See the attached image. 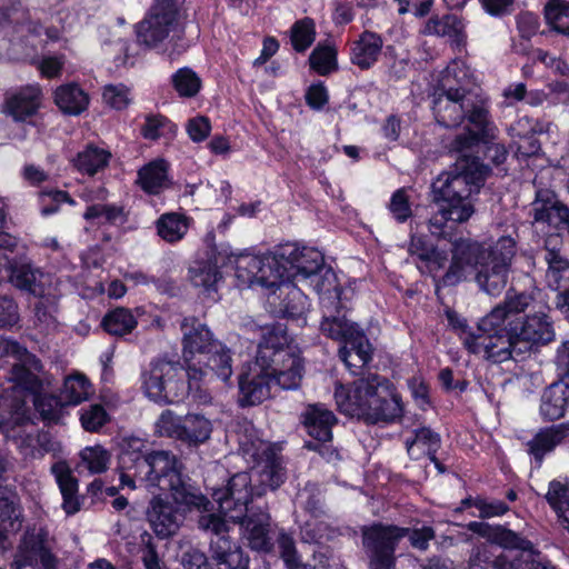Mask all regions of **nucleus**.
I'll return each instance as SVG.
<instances>
[{
	"label": "nucleus",
	"instance_id": "f257e3e1",
	"mask_svg": "<svg viewBox=\"0 0 569 569\" xmlns=\"http://www.w3.org/2000/svg\"><path fill=\"white\" fill-rule=\"evenodd\" d=\"M244 452L254 463L251 470L233 475L226 487L213 490L212 499L224 517L241 526L252 550L268 552L272 547L270 515L261 508H249V502L278 489L284 482L286 471L281 456L270 442L256 439Z\"/></svg>",
	"mask_w": 569,
	"mask_h": 569
},
{
	"label": "nucleus",
	"instance_id": "f03ea898",
	"mask_svg": "<svg viewBox=\"0 0 569 569\" xmlns=\"http://www.w3.org/2000/svg\"><path fill=\"white\" fill-rule=\"evenodd\" d=\"M120 486L134 490L140 487L169 491L178 505L207 509L209 501L182 477L183 465L169 450H147L144 440L128 437L122 440L119 456Z\"/></svg>",
	"mask_w": 569,
	"mask_h": 569
},
{
	"label": "nucleus",
	"instance_id": "7ed1b4c3",
	"mask_svg": "<svg viewBox=\"0 0 569 569\" xmlns=\"http://www.w3.org/2000/svg\"><path fill=\"white\" fill-rule=\"evenodd\" d=\"M451 244V262L440 279L442 287L466 280L468 270L472 269L480 291L490 297L500 296L508 282L516 240L511 236H502L493 246L486 248L469 238H457Z\"/></svg>",
	"mask_w": 569,
	"mask_h": 569
},
{
	"label": "nucleus",
	"instance_id": "20e7f679",
	"mask_svg": "<svg viewBox=\"0 0 569 569\" xmlns=\"http://www.w3.org/2000/svg\"><path fill=\"white\" fill-rule=\"evenodd\" d=\"M467 529L506 550L490 560L487 546L477 547L469 559L470 569H559L532 541L509 528L471 521Z\"/></svg>",
	"mask_w": 569,
	"mask_h": 569
},
{
	"label": "nucleus",
	"instance_id": "39448f33",
	"mask_svg": "<svg viewBox=\"0 0 569 569\" xmlns=\"http://www.w3.org/2000/svg\"><path fill=\"white\" fill-rule=\"evenodd\" d=\"M335 400L339 411L369 423L391 422L402 416L400 395L390 381L377 373H368L346 386L336 382Z\"/></svg>",
	"mask_w": 569,
	"mask_h": 569
},
{
	"label": "nucleus",
	"instance_id": "423d86ee",
	"mask_svg": "<svg viewBox=\"0 0 569 569\" xmlns=\"http://www.w3.org/2000/svg\"><path fill=\"white\" fill-rule=\"evenodd\" d=\"M252 366L272 376L276 385L283 390L300 387L305 372L303 360L286 325L277 322L262 328Z\"/></svg>",
	"mask_w": 569,
	"mask_h": 569
},
{
	"label": "nucleus",
	"instance_id": "0eeeda50",
	"mask_svg": "<svg viewBox=\"0 0 569 569\" xmlns=\"http://www.w3.org/2000/svg\"><path fill=\"white\" fill-rule=\"evenodd\" d=\"M490 169L479 158L458 159L453 167L441 172L431 184L435 203L451 206L459 219L475 213V197L485 184Z\"/></svg>",
	"mask_w": 569,
	"mask_h": 569
},
{
	"label": "nucleus",
	"instance_id": "6e6552de",
	"mask_svg": "<svg viewBox=\"0 0 569 569\" xmlns=\"http://www.w3.org/2000/svg\"><path fill=\"white\" fill-rule=\"evenodd\" d=\"M144 395L160 405L182 402L190 395L179 360L167 356L153 358L141 371Z\"/></svg>",
	"mask_w": 569,
	"mask_h": 569
},
{
	"label": "nucleus",
	"instance_id": "1a4fd4ad",
	"mask_svg": "<svg viewBox=\"0 0 569 569\" xmlns=\"http://www.w3.org/2000/svg\"><path fill=\"white\" fill-rule=\"evenodd\" d=\"M171 36L172 53L180 54L188 48L184 32L179 21L176 0H154L147 16L137 26V39L140 44L157 48Z\"/></svg>",
	"mask_w": 569,
	"mask_h": 569
},
{
	"label": "nucleus",
	"instance_id": "9d476101",
	"mask_svg": "<svg viewBox=\"0 0 569 569\" xmlns=\"http://www.w3.org/2000/svg\"><path fill=\"white\" fill-rule=\"evenodd\" d=\"M361 545L369 569H395L396 549L403 531L399 526L373 522L362 526Z\"/></svg>",
	"mask_w": 569,
	"mask_h": 569
},
{
	"label": "nucleus",
	"instance_id": "9b49d317",
	"mask_svg": "<svg viewBox=\"0 0 569 569\" xmlns=\"http://www.w3.org/2000/svg\"><path fill=\"white\" fill-rule=\"evenodd\" d=\"M462 343L469 352L482 355L493 363L517 360L525 356L522 350H518L519 340L511 332L510 327L508 332L503 333H467L462 337Z\"/></svg>",
	"mask_w": 569,
	"mask_h": 569
},
{
	"label": "nucleus",
	"instance_id": "f8f14e48",
	"mask_svg": "<svg viewBox=\"0 0 569 569\" xmlns=\"http://www.w3.org/2000/svg\"><path fill=\"white\" fill-rule=\"evenodd\" d=\"M509 326H511V332L519 340L518 350H522L525 355L556 340L551 317L543 310L535 311L523 318H517L516 323Z\"/></svg>",
	"mask_w": 569,
	"mask_h": 569
},
{
	"label": "nucleus",
	"instance_id": "ddd939ff",
	"mask_svg": "<svg viewBox=\"0 0 569 569\" xmlns=\"http://www.w3.org/2000/svg\"><path fill=\"white\" fill-rule=\"evenodd\" d=\"M432 111L437 122L445 128H456L466 119V108L471 104V92L462 87L441 84L432 94Z\"/></svg>",
	"mask_w": 569,
	"mask_h": 569
},
{
	"label": "nucleus",
	"instance_id": "4468645a",
	"mask_svg": "<svg viewBox=\"0 0 569 569\" xmlns=\"http://www.w3.org/2000/svg\"><path fill=\"white\" fill-rule=\"evenodd\" d=\"M3 352L16 359V362L10 369L9 379L32 395L40 393L43 386L42 379L39 377V373L43 369L41 361L19 342L13 340L4 342Z\"/></svg>",
	"mask_w": 569,
	"mask_h": 569
},
{
	"label": "nucleus",
	"instance_id": "2eb2a0df",
	"mask_svg": "<svg viewBox=\"0 0 569 569\" xmlns=\"http://www.w3.org/2000/svg\"><path fill=\"white\" fill-rule=\"evenodd\" d=\"M530 216L533 223L547 224L561 238L563 232L569 231V207L559 200L558 196L550 189H539L531 202Z\"/></svg>",
	"mask_w": 569,
	"mask_h": 569
},
{
	"label": "nucleus",
	"instance_id": "dca6fc26",
	"mask_svg": "<svg viewBox=\"0 0 569 569\" xmlns=\"http://www.w3.org/2000/svg\"><path fill=\"white\" fill-rule=\"evenodd\" d=\"M182 331V356L184 362L196 360V356L204 359L212 350H220L221 342L213 338L209 328L196 317H186L180 323Z\"/></svg>",
	"mask_w": 569,
	"mask_h": 569
},
{
	"label": "nucleus",
	"instance_id": "f3484780",
	"mask_svg": "<svg viewBox=\"0 0 569 569\" xmlns=\"http://www.w3.org/2000/svg\"><path fill=\"white\" fill-rule=\"evenodd\" d=\"M279 257L284 260L288 278L295 280L299 277L307 279L317 274L323 267V254L315 248L299 247L296 243H286L279 247Z\"/></svg>",
	"mask_w": 569,
	"mask_h": 569
},
{
	"label": "nucleus",
	"instance_id": "a211bd4d",
	"mask_svg": "<svg viewBox=\"0 0 569 569\" xmlns=\"http://www.w3.org/2000/svg\"><path fill=\"white\" fill-rule=\"evenodd\" d=\"M273 386L277 385L272 376L253 366L249 367L247 372L239 376V406L260 405L270 397Z\"/></svg>",
	"mask_w": 569,
	"mask_h": 569
},
{
	"label": "nucleus",
	"instance_id": "6ab92c4d",
	"mask_svg": "<svg viewBox=\"0 0 569 569\" xmlns=\"http://www.w3.org/2000/svg\"><path fill=\"white\" fill-rule=\"evenodd\" d=\"M299 419L306 433L313 440H332V428L338 423V418L326 405H307Z\"/></svg>",
	"mask_w": 569,
	"mask_h": 569
},
{
	"label": "nucleus",
	"instance_id": "aec40b11",
	"mask_svg": "<svg viewBox=\"0 0 569 569\" xmlns=\"http://www.w3.org/2000/svg\"><path fill=\"white\" fill-rule=\"evenodd\" d=\"M16 569L32 567V569H57V559L44 546L42 539L30 535L24 537L14 559Z\"/></svg>",
	"mask_w": 569,
	"mask_h": 569
},
{
	"label": "nucleus",
	"instance_id": "412c9836",
	"mask_svg": "<svg viewBox=\"0 0 569 569\" xmlns=\"http://www.w3.org/2000/svg\"><path fill=\"white\" fill-rule=\"evenodd\" d=\"M569 409V375L549 385L541 395L540 415L546 421L565 417Z\"/></svg>",
	"mask_w": 569,
	"mask_h": 569
},
{
	"label": "nucleus",
	"instance_id": "4be33fe9",
	"mask_svg": "<svg viewBox=\"0 0 569 569\" xmlns=\"http://www.w3.org/2000/svg\"><path fill=\"white\" fill-rule=\"evenodd\" d=\"M147 518L158 537L168 538L178 531L182 516L169 501L153 497L147 510Z\"/></svg>",
	"mask_w": 569,
	"mask_h": 569
},
{
	"label": "nucleus",
	"instance_id": "5701e85b",
	"mask_svg": "<svg viewBox=\"0 0 569 569\" xmlns=\"http://www.w3.org/2000/svg\"><path fill=\"white\" fill-rule=\"evenodd\" d=\"M550 126L549 121L521 116L510 126L509 133L511 137L522 140L518 151L526 157H530L540 150V143L535 139V136L548 132Z\"/></svg>",
	"mask_w": 569,
	"mask_h": 569
},
{
	"label": "nucleus",
	"instance_id": "b1692460",
	"mask_svg": "<svg viewBox=\"0 0 569 569\" xmlns=\"http://www.w3.org/2000/svg\"><path fill=\"white\" fill-rule=\"evenodd\" d=\"M542 256L547 264L546 282L550 289L559 290L561 274L569 268V259L562 253V238L549 234L545 239Z\"/></svg>",
	"mask_w": 569,
	"mask_h": 569
},
{
	"label": "nucleus",
	"instance_id": "393cba45",
	"mask_svg": "<svg viewBox=\"0 0 569 569\" xmlns=\"http://www.w3.org/2000/svg\"><path fill=\"white\" fill-rule=\"evenodd\" d=\"M568 436L569 422L542 428L527 442V451L540 466L545 456L552 452Z\"/></svg>",
	"mask_w": 569,
	"mask_h": 569
},
{
	"label": "nucleus",
	"instance_id": "a878e982",
	"mask_svg": "<svg viewBox=\"0 0 569 569\" xmlns=\"http://www.w3.org/2000/svg\"><path fill=\"white\" fill-rule=\"evenodd\" d=\"M383 40L372 31H363L350 47V61L361 70L370 69L381 54Z\"/></svg>",
	"mask_w": 569,
	"mask_h": 569
},
{
	"label": "nucleus",
	"instance_id": "bb28decb",
	"mask_svg": "<svg viewBox=\"0 0 569 569\" xmlns=\"http://www.w3.org/2000/svg\"><path fill=\"white\" fill-rule=\"evenodd\" d=\"M40 103L41 89L38 86H28L6 99L4 110L14 121H27L37 113Z\"/></svg>",
	"mask_w": 569,
	"mask_h": 569
},
{
	"label": "nucleus",
	"instance_id": "cd10ccee",
	"mask_svg": "<svg viewBox=\"0 0 569 569\" xmlns=\"http://www.w3.org/2000/svg\"><path fill=\"white\" fill-rule=\"evenodd\" d=\"M372 346L359 328L341 345L339 357L349 369H361L372 359Z\"/></svg>",
	"mask_w": 569,
	"mask_h": 569
},
{
	"label": "nucleus",
	"instance_id": "c85d7f7f",
	"mask_svg": "<svg viewBox=\"0 0 569 569\" xmlns=\"http://www.w3.org/2000/svg\"><path fill=\"white\" fill-rule=\"evenodd\" d=\"M51 472L56 478L63 498V510L68 515H74L80 510V502L77 496L78 480L73 477L69 465L63 460L53 463L51 466Z\"/></svg>",
	"mask_w": 569,
	"mask_h": 569
},
{
	"label": "nucleus",
	"instance_id": "c756f323",
	"mask_svg": "<svg viewBox=\"0 0 569 569\" xmlns=\"http://www.w3.org/2000/svg\"><path fill=\"white\" fill-rule=\"evenodd\" d=\"M284 260L279 257V249L273 254L262 256L261 268L256 284L267 289H279L282 295V287L289 281Z\"/></svg>",
	"mask_w": 569,
	"mask_h": 569
},
{
	"label": "nucleus",
	"instance_id": "7c9ffc66",
	"mask_svg": "<svg viewBox=\"0 0 569 569\" xmlns=\"http://www.w3.org/2000/svg\"><path fill=\"white\" fill-rule=\"evenodd\" d=\"M210 550L212 558L228 569H249V556L230 538L211 539Z\"/></svg>",
	"mask_w": 569,
	"mask_h": 569
},
{
	"label": "nucleus",
	"instance_id": "2f4dec72",
	"mask_svg": "<svg viewBox=\"0 0 569 569\" xmlns=\"http://www.w3.org/2000/svg\"><path fill=\"white\" fill-rule=\"evenodd\" d=\"M57 107L68 116H79L89 106L88 93L77 83L58 87L53 94Z\"/></svg>",
	"mask_w": 569,
	"mask_h": 569
},
{
	"label": "nucleus",
	"instance_id": "473e14b6",
	"mask_svg": "<svg viewBox=\"0 0 569 569\" xmlns=\"http://www.w3.org/2000/svg\"><path fill=\"white\" fill-rule=\"evenodd\" d=\"M440 447V435L429 427L415 429L412 436L406 439L407 452L413 460L436 455Z\"/></svg>",
	"mask_w": 569,
	"mask_h": 569
},
{
	"label": "nucleus",
	"instance_id": "72a5a7b5",
	"mask_svg": "<svg viewBox=\"0 0 569 569\" xmlns=\"http://www.w3.org/2000/svg\"><path fill=\"white\" fill-rule=\"evenodd\" d=\"M137 183L149 194H159L169 186L168 163L163 159L153 160L138 171Z\"/></svg>",
	"mask_w": 569,
	"mask_h": 569
},
{
	"label": "nucleus",
	"instance_id": "f704fd0d",
	"mask_svg": "<svg viewBox=\"0 0 569 569\" xmlns=\"http://www.w3.org/2000/svg\"><path fill=\"white\" fill-rule=\"evenodd\" d=\"M182 427L179 441L190 447H198L210 439L212 425L199 413H188L181 419Z\"/></svg>",
	"mask_w": 569,
	"mask_h": 569
},
{
	"label": "nucleus",
	"instance_id": "c9c22d12",
	"mask_svg": "<svg viewBox=\"0 0 569 569\" xmlns=\"http://www.w3.org/2000/svg\"><path fill=\"white\" fill-rule=\"evenodd\" d=\"M466 118L476 128V132L482 136L483 142L496 139L498 129L490 120L488 108L472 93L471 104L466 108Z\"/></svg>",
	"mask_w": 569,
	"mask_h": 569
},
{
	"label": "nucleus",
	"instance_id": "e433bc0d",
	"mask_svg": "<svg viewBox=\"0 0 569 569\" xmlns=\"http://www.w3.org/2000/svg\"><path fill=\"white\" fill-rule=\"evenodd\" d=\"M92 393V386L89 379L80 372H74L64 378L60 397L66 405H79L87 400Z\"/></svg>",
	"mask_w": 569,
	"mask_h": 569
},
{
	"label": "nucleus",
	"instance_id": "4c0bfd02",
	"mask_svg": "<svg viewBox=\"0 0 569 569\" xmlns=\"http://www.w3.org/2000/svg\"><path fill=\"white\" fill-rule=\"evenodd\" d=\"M42 273L31 267L29 263L13 264L10 268L11 283L21 289L31 292L34 296H41L43 290L40 284Z\"/></svg>",
	"mask_w": 569,
	"mask_h": 569
},
{
	"label": "nucleus",
	"instance_id": "58836bf2",
	"mask_svg": "<svg viewBox=\"0 0 569 569\" xmlns=\"http://www.w3.org/2000/svg\"><path fill=\"white\" fill-rule=\"evenodd\" d=\"M545 498L562 525L569 527V483L552 480Z\"/></svg>",
	"mask_w": 569,
	"mask_h": 569
},
{
	"label": "nucleus",
	"instance_id": "ea45409f",
	"mask_svg": "<svg viewBox=\"0 0 569 569\" xmlns=\"http://www.w3.org/2000/svg\"><path fill=\"white\" fill-rule=\"evenodd\" d=\"M110 157L109 151L89 146L77 154L73 163L79 171L93 176L108 166Z\"/></svg>",
	"mask_w": 569,
	"mask_h": 569
},
{
	"label": "nucleus",
	"instance_id": "a19ab883",
	"mask_svg": "<svg viewBox=\"0 0 569 569\" xmlns=\"http://www.w3.org/2000/svg\"><path fill=\"white\" fill-rule=\"evenodd\" d=\"M463 32V23L457 14H445L440 18H431L426 26V33L438 37H449L460 41Z\"/></svg>",
	"mask_w": 569,
	"mask_h": 569
},
{
	"label": "nucleus",
	"instance_id": "79ce46f5",
	"mask_svg": "<svg viewBox=\"0 0 569 569\" xmlns=\"http://www.w3.org/2000/svg\"><path fill=\"white\" fill-rule=\"evenodd\" d=\"M187 231V220L179 213H164L157 220V232L167 242L181 240Z\"/></svg>",
	"mask_w": 569,
	"mask_h": 569
},
{
	"label": "nucleus",
	"instance_id": "37998d69",
	"mask_svg": "<svg viewBox=\"0 0 569 569\" xmlns=\"http://www.w3.org/2000/svg\"><path fill=\"white\" fill-rule=\"evenodd\" d=\"M516 321L517 318L512 319L505 305L500 303L480 320L477 333L508 332L509 325H515Z\"/></svg>",
	"mask_w": 569,
	"mask_h": 569
},
{
	"label": "nucleus",
	"instance_id": "c03bdc74",
	"mask_svg": "<svg viewBox=\"0 0 569 569\" xmlns=\"http://www.w3.org/2000/svg\"><path fill=\"white\" fill-rule=\"evenodd\" d=\"M438 210L435 212L428 221V229L430 233L437 238L447 239L450 236V231L448 230V222L453 223H465L470 218H458L455 213L451 212V206L446 203H437Z\"/></svg>",
	"mask_w": 569,
	"mask_h": 569
},
{
	"label": "nucleus",
	"instance_id": "a18cd8bd",
	"mask_svg": "<svg viewBox=\"0 0 569 569\" xmlns=\"http://www.w3.org/2000/svg\"><path fill=\"white\" fill-rule=\"evenodd\" d=\"M102 326L110 335L123 336L137 327V320L130 310L117 308L104 316Z\"/></svg>",
	"mask_w": 569,
	"mask_h": 569
},
{
	"label": "nucleus",
	"instance_id": "49530a36",
	"mask_svg": "<svg viewBox=\"0 0 569 569\" xmlns=\"http://www.w3.org/2000/svg\"><path fill=\"white\" fill-rule=\"evenodd\" d=\"M359 329V326L355 322L346 319L345 316H325L320 330L321 332L331 338L333 340L339 341L341 345L351 336L356 330Z\"/></svg>",
	"mask_w": 569,
	"mask_h": 569
},
{
	"label": "nucleus",
	"instance_id": "de8ad7c7",
	"mask_svg": "<svg viewBox=\"0 0 569 569\" xmlns=\"http://www.w3.org/2000/svg\"><path fill=\"white\" fill-rule=\"evenodd\" d=\"M198 365H204V367L221 379L222 381L229 380L232 375V359L230 350L221 342L220 350H212L204 359H199Z\"/></svg>",
	"mask_w": 569,
	"mask_h": 569
},
{
	"label": "nucleus",
	"instance_id": "09e8293b",
	"mask_svg": "<svg viewBox=\"0 0 569 569\" xmlns=\"http://www.w3.org/2000/svg\"><path fill=\"white\" fill-rule=\"evenodd\" d=\"M221 278V272L218 267L210 261H196L189 268V279L194 287H202L206 290H210Z\"/></svg>",
	"mask_w": 569,
	"mask_h": 569
},
{
	"label": "nucleus",
	"instance_id": "8fccbe9b",
	"mask_svg": "<svg viewBox=\"0 0 569 569\" xmlns=\"http://www.w3.org/2000/svg\"><path fill=\"white\" fill-rule=\"evenodd\" d=\"M548 24L557 32L569 36V2L550 0L545 8Z\"/></svg>",
	"mask_w": 569,
	"mask_h": 569
},
{
	"label": "nucleus",
	"instance_id": "3c124183",
	"mask_svg": "<svg viewBox=\"0 0 569 569\" xmlns=\"http://www.w3.org/2000/svg\"><path fill=\"white\" fill-rule=\"evenodd\" d=\"M172 86L182 98H193L201 89V79L190 68H181L171 77Z\"/></svg>",
	"mask_w": 569,
	"mask_h": 569
},
{
	"label": "nucleus",
	"instance_id": "603ef678",
	"mask_svg": "<svg viewBox=\"0 0 569 569\" xmlns=\"http://www.w3.org/2000/svg\"><path fill=\"white\" fill-rule=\"evenodd\" d=\"M81 465L91 475L104 472L110 463L111 455L102 446L86 447L80 451Z\"/></svg>",
	"mask_w": 569,
	"mask_h": 569
},
{
	"label": "nucleus",
	"instance_id": "864d4df0",
	"mask_svg": "<svg viewBox=\"0 0 569 569\" xmlns=\"http://www.w3.org/2000/svg\"><path fill=\"white\" fill-rule=\"evenodd\" d=\"M34 407L40 417L48 422H59L63 417L64 401L61 397L53 395H34Z\"/></svg>",
	"mask_w": 569,
	"mask_h": 569
},
{
	"label": "nucleus",
	"instance_id": "5fc2aeb1",
	"mask_svg": "<svg viewBox=\"0 0 569 569\" xmlns=\"http://www.w3.org/2000/svg\"><path fill=\"white\" fill-rule=\"evenodd\" d=\"M287 289L286 296L281 302L280 312L287 318H298L308 307L307 296L292 284H284L282 290Z\"/></svg>",
	"mask_w": 569,
	"mask_h": 569
},
{
	"label": "nucleus",
	"instance_id": "6e6d98bb",
	"mask_svg": "<svg viewBox=\"0 0 569 569\" xmlns=\"http://www.w3.org/2000/svg\"><path fill=\"white\" fill-rule=\"evenodd\" d=\"M316 27L311 18L298 20L291 27V43L296 51H306L315 41Z\"/></svg>",
	"mask_w": 569,
	"mask_h": 569
},
{
	"label": "nucleus",
	"instance_id": "4d7b16f0",
	"mask_svg": "<svg viewBox=\"0 0 569 569\" xmlns=\"http://www.w3.org/2000/svg\"><path fill=\"white\" fill-rule=\"evenodd\" d=\"M311 68L321 76L337 69L336 51L329 46H318L309 57Z\"/></svg>",
	"mask_w": 569,
	"mask_h": 569
},
{
	"label": "nucleus",
	"instance_id": "13d9d810",
	"mask_svg": "<svg viewBox=\"0 0 569 569\" xmlns=\"http://www.w3.org/2000/svg\"><path fill=\"white\" fill-rule=\"evenodd\" d=\"M262 256L246 254L237 259L236 276L243 284L254 286L261 268Z\"/></svg>",
	"mask_w": 569,
	"mask_h": 569
},
{
	"label": "nucleus",
	"instance_id": "bf43d9fd",
	"mask_svg": "<svg viewBox=\"0 0 569 569\" xmlns=\"http://www.w3.org/2000/svg\"><path fill=\"white\" fill-rule=\"evenodd\" d=\"M277 542L280 558L283 560L287 569H315L311 565L303 563L300 560L292 537L282 532L279 535Z\"/></svg>",
	"mask_w": 569,
	"mask_h": 569
},
{
	"label": "nucleus",
	"instance_id": "052dcab7",
	"mask_svg": "<svg viewBox=\"0 0 569 569\" xmlns=\"http://www.w3.org/2000/svg\"><path fill=\"white\" fill-rule=\"evenodd\" d=\"M297 501L312 517H320L325 513L320 490L316 485H307L297 493Z\"/></svg>",
	"mask_w": 569,
	"mask_h": 569
},
{
	"label": "nucleus",
	"instance_id": "680f3d73",
	"mask_svg": "<svg viewBox=\"0 0 569 569\" xmlns=\"http://www.w3.org/2000/svg\"><path fill=\"white\" fill-rule=\"evenodd\" d=\"M81 426L86 431L97 432L108 421V413L101 405H90L80 411Z\"/></svg>",
	"mask_w": 569,
	"mask_h": 569
},
{
	"label": "nucleus",
	"instance_id": "e2e57ef3",
	"mask_svg": "<svg viewBox=\"0 0 569 569\" xmlns=\"http://www.w3.org/2000/svg\"><path fill=\"white\" fill-rule=\"evenodd\" d=\"M403 531L401 540L407 537L413 549L426 551L429 548V542L436 538L435 529L430 526L422 527H400Z\"/></svg>",
	"mask_w": 569,
	"mask_h": 569
},
{
	"label": "nucleus",
	"instance_id": "0e129e2a",
	"mask_svg": "<svg viewBox=\"0 0 569 569\" xmlns=\"http://www.w3.org/2000/svg\"><path fill=\"white\" fill-rule=\"evenodd\" d=\"M388 208L391 216L400 223L406 222L412 216L410 198L405 188L392 193Z\"/></svg>",
	"mask_w": 569,
	"mask_h": 569
},
{
	"label": "nucleus",
	"instance_id": "69168bd1",
	"mask_svg": "<svg viewBox=\"0 0 569 569\" xmlns=\"http://www.w3.org/2000/svg\"><path fill=\"white\" fill-rule=\"evenodd\" d=\"M102 98L106 104L116 110H123L131 102L129 88L122 83L104 86Z\"/></svg>",
	"mask_w": 569,
	"mask_h": 569
},
{
	"label": "nucleus",
	"instance_id": "338daca9",
	"mask_svg": "<svg viewBox=\"0 0 569 569\" xmlns=\"http://www.w3.org/2000/svg\"><path fill=\"white\" fill-rule=\"evenodd\" d=\"M480 141L483 142L482 136L468 129L466 132L460 133L451 142L450 149L451 151L460 154L458 159L472 158L469 152L478 147Z\"/></svg>",
	"mask_w": 569,
	"mask_h": 569
},
{
	"label": "nucleus",
	"instance_id": "774afa93",
	"mask_svg": "<svg viewBox=\"0 0 569 569\" xmlns=\"http://www.w3.org/2000/svg\"><path fill=\"white\" fill-rule=\"evenodd\" d=\"M182 417L176 416L171 410H164L156 422L157 432L160 436L179 440L181 433Z\"/></svg>",
	"mask_w": 569,
	"mask_h": 569
}]
</instances>
